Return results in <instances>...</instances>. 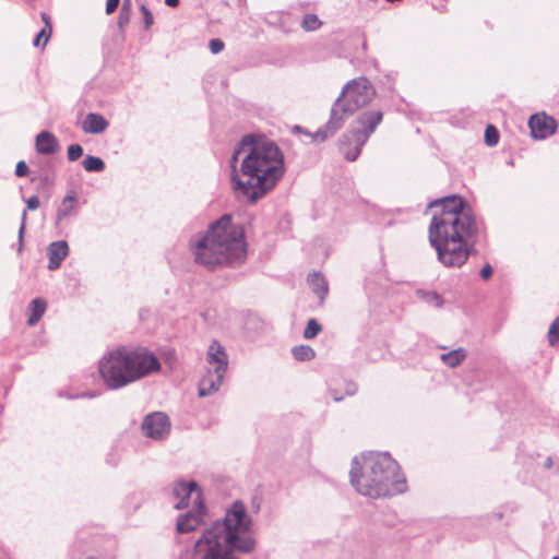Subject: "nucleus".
<instances>
[{
	"instance_id": "f257e3e1",
	"label": "nucleus",
	"mask_w": 559,
	"mask_h": 559,
	"mask_svg": "<svg viewBox=\"0 0 559 559\" xmlns=\"http://www.w3.org/2000/svg\"><path fill=\"white\" fill-rule=\"evenodd\" d=\"M435 209L429 225V242L439 261L448 267H460L474 250L481 224L463 198L453 194L429 203Z\"/></svg>"
},
{
	"instance_id": "f03ea898",
	"label": "nucleus",
	"mask_w": 559,
	"mask_h": 559,
	"mask_svg": "<svg viewBox=\"0 0 559 559\" xmlns=\"http://www.w3.org/2000/svg\"><path fill=\"white\" fill-rule=\"evenodd\" d=\"M231 186L238 199L255 203L270 192L285 174L280 147L248 134L238 143L229 160Z\"/></svg>"
},
{
	"instance_id": "7ed1b4c3",
	"label": "nucleus",
	"mask_w": 559,
	"mask_h": 559,
	"mask_svg": "<svg viewBox=\"0 0 559 559\" xmlns=\"http://www.w3.org/2000/svg\"><path fill=\"white\" fill-rule=\"evenodd\" d=\"M253 521L241 500H235L222 519L203 527L195 538L190 559H240L254 551L250 535Z\"/></svg>"
},
{
	"instance_id": "20e7f679",
	"label": "nucleus",
	"mask_w": 559,
	"mask_h": 559,
	"mask_svg": "<svg viewBox=\"0 0 559 559\" xmlns=\"http://www.w3.org/2000/svg\"><path fill=\"white\" fill-rule=\"evenodd\" d=\"M191 249L194 261L211 271L241 265L247 258L243 226L234 223L230 214H224L191 245Z\"/></svg>"
},
{
	"instance_id": "39448f33",
	"label": "nucleus",
	"mask_w": 559,
	"mask_h": 559,
	"mask_svg": "<svg viewBox=\"0 0 559 559\" xmlns=\"http://www.w3.org/2000/svg\"><path fill=\"white\" fill-rule=\"evenodd\" d=\"M349 478L358 493L373 499L406 490V479L388 452H368L354 457Z\"/></svg>"
},
{
	"instance_id": "423d86ee",
	"label": "nucleus",
	"mask_w": 559,
	"mask_h": 559,
	"mask_svg": "<svg viewBox=\"0 0 559 559\" xmlns=\"http://www.w3.org/2000/svg\"><path fill=\"white\" fill-rule=\"evenodd\" d=\"M159 368L156 356L145 348L121 346L108 350L98 360L99 376L109 390L122 389Z\"/></svg>"
},
{
	"instance_id": "0eeeda50",
	"label": "nucleus",
	"mask_w": 559,
	"mask_h": 559,
	"mask_svg": "<svg viewBox=\"0 0 559 559\" xmlns=\"http://www.w3.org/2000/svg\"><path fill=\"white\" fill-rule=\"evenodd\" d=\"M376 96L370 81L360 76L347 82L332 104L329 120L316 132H306L314 142H324L343 128L346 120L359 108L368 105Z\"/></svg>"
},
{
	"instance_id": "6e6552de",
	"label": "nucleus",
	"mask_w": 559,
	"mask_h": 559,
	"mask_svg": "<svg viewBox=\"0 0 559 559\" xmlns=\"http://www.w3.org/2000/svg\"><path fill=\"white\" fill-rule=\"evenodd\" d=\"M206 361L210 368L199 382V395L202 397L216 393L227 372L228 355L218 341L209 346Z\"/></svg>"
},
{
	"instance_id": "1a4fd4ad",
	"label": "nucleus",
	"mask_w": 559,
	"mask_h": 559,
	"mask_svg": "<svg viewBox=\"0 0 559 559\" xmlns=\"http://www.w3.org/2000/svg\"><path fill=\"white\" fill-rule=\"evenodd\" d=\"M142 430L148 438L160 440L169 435L170 421L166 414L156 412L145 416Z\"/></svg>"
},
{
	"instance_id": "9d476101",
	"label": "nucleus",
	"mask_w": 559,
	"mask_h": 559,
	"mask_svg": "<svg viewBox=\"0 0 559 559\" xmlns=\"http://www.w3.org/2000/svg\"><path fill=\"white\" fill-rule=\"evenodd\" d=\"M359 134L357 130L350 129L344 132L338 140L340 152L348 162H355L360 155L364 145L367 143H360Z\"/></svg>"
},
{
	"instance_id": "9b49d317",
	"label": "nucleus",
	"mask_w": 559,
	"mask_h": 559,
	"mask_svg": "<svg viewBox=\"0 0 559 559\" xmlns=\"http://www.w3.org/2000/svg\"><path fill=\"white\" fill-rule=\"evenodd\" d=\"M205 511L206 509L203 501H199L194 503V508L192 510L179 515L176 524L178 533L183 534L195 531L203 522Z\"/></svg>"
},
{
	"instance_id": "f8f14e48",
	"label": "nucleus",
	"mask_w": 559,
	"mask_h": 559,
	"mask_svg": "<svg viewBox=\"0 0 559 559\" xmlns=\"http://www.w3.org/2000/svg\"><path fill=\"white\" fill-rule=\"evenodd\" d=\"M528 127L534 139L544 140L555 133L557 121L544 112L535 114L530 118Z\"/></svg>"
},
{
	"instance_id": "ddd939ff",
	"label": "nucleus",
	"mask_w": 559,
	"mask_h": 559,
	"mask_svg": "<svg viewBox=\"0 0 559 559\" xmlns=\"http://www.w3.org/2000/svg\"><path fill=\"white\" fill-rule=\"evenodd\" d=\"M383 119V114L381 110H367L361 112L357 117V122L360 126V128L356 129L360 134V143L367 142L370 135L374 132L378 124Z\"/></svg>"
},
{
	"instance_id": "4468645a",
	"label": "nucleus",
	"mask_w": 559,
	"mask_h": 559,
	"mask_svg": "<svg viewBox=\"0 0 559 559\" xmlns=\"http://www.w3.org/2000/svg\"><path fill=\"white\" fill-rule=\"evenodd\" d=\"M174 496L179 499L175 508L180 510L189 506V499L194 496V503L202 501V491L195 481H180L174 488Z\"/></svg>"
},
{
	"instance_id": "2eb2a0df",
	"label": "nucleus",
	"mask_w": 559,
	"mask_h": 559,
	"mask_svg": "<svg viewBox=\"0 0 559 559\" xmlns=\"http://www.w3.org/2000/svg\"><path fill=\"white\" fill-rule=\"evenodd\" d=\"M49 258L48 270L55 271L61 266L62 261L69 254V246L66 240L53 241L47 248Z\"/></svg>"
},
{
	"instance_id": "dca6fc26",
	"label": "nucleus",
	"mask_w": 559,
	"mask_h": 559,
	"mask_svg": "<svg viewBox=\"0 0 559 559\" xmlns=\"http://www.w3.org/2000/svg\"><path fill=\"white\" fill-rule=\"evenodd\" d=\"M109 126V122L99 114L90 112L82 122V130L88 134H99Z\"/></svg>"
},
{
	"instance_id": "f3484780",
	"label": "nucleus",
	"mask_w": 559,
	"mask_h": 559,
	"mask_svg": "<svg viewBox=\"0 0 559 559\" xmlns=\"http://www.w3.org/2000/svg\"><path fill=\"white\" fill-rule=\"evenodd\" d=\"M76 197L74 193L67 194L61 201L56 215V225L58 226L66 218L76 215Z\"/></svg>"
},
{
	"instance_id": "a211bd4d",
	"label": "nucleus",
	"mask_w": 559,
	"mask_h": 559,
	"mask_svg": "<svg viewBox=\"0 0 559 559\" xmlns=\"http://www.w3.org/2000/svg\"><path fill=\"white\" fill-rule=\"evenodd\" d=\"M58 148V140L57 138L48 132L41 131L36 136V151L39 154L50 155L53 154Z\"/></svg>"
},
{
	"instance_id": "6ab92c4d",
	"label": "nucleus",
	"mask_w": 559,
	"mask_h": 559,
	"mask_svg": "<svg viewBox=\"0 0 559 559\" xmlns=\"http://www.w3.org/2000/svg\"><path fill=\"white\" fill-rule=\"evenodd\" d=\"M308 283L312 292L323 301L329 292L328 282L324 276L321 273H311L308 275Z\"/></svg>"
},
{
	"instance_id": "aec40b11",
	"label": "nucleus",
	"mask_w": 559,
	"mask_h": 559,
	"mask_svg": "<svg viewBox=\"0 0 559 559\" xmlns=\"http://www.w3.org/2000/svg\"><path fill=\"white\" fill-rule=\"evenodd\" d=\"M46 308L47 302L43 298L33 299L29 305L31 314L27 319V324L31 326L35 325L44 316Z\"/></svg>"
},
{
	"instance_id": "412c9836",
	"label": "nucleus",
	"mask_w": 559,
	"mask_h": 559,
	"mask_svg": "<svg viewBox=\"0 0 559 559\" xmlns=\"http://www.w3.org/2000/svg\"><path fill=\"white\" fill-rule=\"evenodd\" d=\"M466 350L460 347L442 354L440 358L448 367L455 368L466 358Z\"/></svg>"
},
{
	"instance_id": "4be33fe9",
	"label": "nucleus",
	"mask_w": 559,
	"mask_h": 559,
	"mask_svg": "<svg viewBox=\"0 0 559 559\" xmlns=\"http://www.w3.org/2000/svg\"><path fill=\"white\" fill-rule=\"evenodd\" d=\"M292 354L298 361H308L314 358L316 353L309 345H298L293 347Z\"/></svg>"
},
{
	"instance_id": "5701e85b",
	"label": "nucleus",
	"mask_w": 559,
	"mask_h": 559,
	"mask_svg": "<svg viewBox=\"0 0 559 559\" xmlns=\"http://www.w3.org/2000/svg\"><path fill=\"white\" fill-rule=\"evenodd\" d=\"M84 169L88 173H100L105 169V163L100 157L87 155L83 163Z\"/></svg>"
},
{
	"instance_id": "b1692460",
	"label": "nucleus",
	"mask_w": 559,
	"mask_h": 559,
	"mask_svg": "<svg viewBox=\"0 0 559 559\" xmlns=\"http://www.w3.org/2000/svg\"><path fill=\"white\" fill-rule=\"evenodd\" d=\"M418 295L424 301L436 308H441L443 306V298L436 292L418 290Z\"/></svg>"
},
{
	"instance_id": "393cba45",
	"label": "nucleus",
	"mask_w": 559,
	"mask_h": 559,
	"mask_svg": "<svg viewBox=\"0 0 559 559\" xmlns=\"http://www.w3.org/2000/svg\"><path fill=\"white\" fill-rule=\"evenodd\" d=\"M321 331V325L316 319H310L304 330V337L307 340L313 338Z\"/></svg>"
},
{
	"instance_id": "a878e982",
	"label": "nucleus",
	"mask_w": 559,
	"mask_h": 559,
	"mask_svg": "<svg viewBox=\"0 0 559 559\" xmlns=\"http://www.w3.org/2000/svg\"><path fill=\"white\" fill-rule=\"evenodd\" d=\"M485 142L488 146H493L499 142V132L495 126H487L485 130Z\"/></svg>"
},
{
	"instance_id": "bb28decb",
	"label": "nucleus",
	"mask_w": 559,
	"mask_h": 559,
	"mask_svg": "<svg viewBox=\"0 0 559 559\" xmlns=\"http://www.w3.org/2000/svg\"><path fill=\"white\" fill-rule=\"evenodd\" d=\"M320 25L321 21L316 14H306L301 23V26L306 31H316L320 27Z\"/></svg>"
},
{
	"instance_id": "cd10ccee",
	"label": "nucleus",
	"mask_w": 559,
	"mask_h": 559,
	"mask_svg": "<svg viewBox=\"0 0 559 559\" xmlns=\"http://www.w3.org/2000/svg\"><path fill=\"white\" fill-rule=\"evenodd\" d=\"M559 342V317H557L550 324L548 331V343L555 346Z\"/></svg>"
},
{
	"instance_id": "c85d7f7f",
	"label": "nucleus",
	"mask_w": 559,
	"mask_h": 559,
	"mask_svg": "<svg viewBox=\"0 0 559 559\" xmlns=\"http://www.w3.org/2000/svg\"><path fill=\"white\" fill-rule=\"evenodd\" d=\"M26 219H27V213H26V211H23L22 217H21V225L19 228V235H17V239H19L17 252L19 253L22 252L23 247H24V233H25V227H26Z\"/></svg>"
},
{
	"instance_id": "c756f323",
	"label": "nucleus",
	"mask_w": 559,
	"mask_h": 559,
	"mask_svg": "<svg viewBox=\"0 0 559 559\" xmlns=\"http://www.w3.org/2000/svg\"><path fill=\"white\" fill-rule=\"evenodd\" d=\"M140 11L143 16L144 28L148 29L154 24V17L150 9L145 4L140 5Z\"/></svg>"
},
{
	"instance_id": "7c9ffc66",
	"label": "nucleus",
	"mask_w": 559,
	"mask_h": 559,
	"mask_svg": "<svg viewBox=\"0 0 559 559\" xmlns=\"http://www.w3.org/2000/svg\"><path fill=\"white\" fill-rule=\"evenodd\" d=\"M83 155V148L80 144H71L68 147V159L70 162H75Z\"/></svg>"
},
{
	"instance_id": "2f4dec72",
	"label": "nucleus",
	"mask_w": 559,
	"mask_h": 559,
	"mask_svg": "<svg viewBox=\"0 0 559 559\" xmlns=\"http://www.w3.org/2000/svg\"><path fill=\"white\" fill-rule=\"evenodd\" d=\"M224 41L219 38H213L209 43V47L212 53H218L224 49Z\"/></svg>"
},
{
	"instance_id": "473e14b6",
	"label": "nucleus",
	"mask_w": 559,
	"mask_h": 559,
	"mask_svg": "<svg viewBox=\"0 0 559 559\" xmlns=\"http://www.w3.org/2000/svg\"><path fill=\"white\" fill-rule=\"evenodd\" d=\"M130 17L131 13L120 11L117 21L118 27L123 29L129 24Z\"/></svg>"
},
{
	"instance_id": "72a5a7b5",
	"label": "nucleus",
	"mask_w": 559,
	"mask_h": 559,
	"mask_svg": "<svg viewBox=\"0 0 559 559\" xmlns=\"http://www.w3.org/2000/svg\"><path fill=\"white\" fill-rule=\"evenodd\" d=\"M51 33H49V31H47L46 28H43L38 34L37 36L35 37L34 41H33V45L35 47H37L41 40V38H44V46L47 44L49 37H50Z\"/></svg>"
},
{
	"instance_id": "f704fd0d",
	"label": "nucleus",
	"mask_w": 559,
	"mask_h": 559,
	"mask_svg": "<svg viewBox=\"0 0 559 559\" xmlns=\"http://www.w3.org/2000/svg\"><path fill=\"white\" fill-rule=\"evenodd\" d=\"M28 174V166L24 160H20L15 166V175L17 177H24Z\"/></svg>"
},
{
	"instance_id": "c9c22d12",
	"label": "nucleus",
	"mask_w": 559,
	"mask_h": 559,
	"mask_svg": "<svg viewBox=\"0 0 559 559\" xmlns=\"http://www.w3.org/2000/svg\"><path fill=\"white\" fill-rule=\"evenodd\" d=\"M479 275L485 281L489 280L491 277V275H492V267H491V265L489 263H486L481 267V270L479 272Z\"/></svg>"
},
{
	"instance_id": "e433bc0d",
	"label": "nucleus",
	"mask_w": 559,
	"mask_h": 559,
	"mask_svg": "<svg viewBox=\"0 0 559 559\" xmlns=\"http://www.w3.org/2000/svg\"><path fill=\"white\" fill-rule=\"evenodd\" d=\"M26 204H27V209L31 210V211H34L36 209H38L39 206V199L37 195H32L27 199L26 201Z\"/></svg>"
},
{
	"instance_id": "4c0bfd02",
	"label": "nucleus",
	"mask_w": 559,
	"mask_h": 559,
	"mask_svg": "<svg viewBox=\"0 0 559 559\" xmlns=\"http://www.w3.org/2000/svg\"><path fill=\"white\" fill-rule=\"evenodd\" d=\"M120 0H107L106 13L111 14L119 5Z\"/></svg>"
},
{
	"instance_id": "58836bf2",
	"label": "nucleus",
	"mask_w": 559,
	"mask_h": 559,
	"mask_svg": "<svg viewBox=\"0 0 559 559\" xmlns=\"http://www.w3.org/2000/svg\"><path fill=\"white\" fill-rule=\"evenodd\" d=\"M41 19L43 21L45 22V27L47 31H49V33L52 32V28H51V24H50V20H49V16L47 13H41Z\"/></svg>"
},
{
	"instance_id": "ea45409f",
	"label": "nucleus",
	"mask_w": 559,
	"mask_h": 559,
	"mask_svg": "<svg viewBox=\"0 0 559 559\" xmlns=\"http://www.w3.org/2000/svg\"><path fill=\"white\" fill-rule=\"evenodd\" d=\"M120 11L131 13V1L123 0Z\"/></svg>"
},
{
	"instance_id": "a19ab883",
	"label": "nucleus",
	"mask_w": 559,
	"mask_h": 559,
	"mask_svg": "<svg viewBox=\"0 0 559 559\" xmlns=\"http://www.w3.org/2000/svg\"><path fill=\"white\" fill-rule=\"evenodd\" d=\"M165 3L170 8H176L179 4V0H165Z\"/></svg>"
},
{
	"instance_id": "79ce46f5",
	"label": "nucleus",
	"mask_w": 559,
	"mask_h": 559,
	"mask_svg": "<svg viewBox=\"0 0 559 559\" xmlns=\"http://www.w3.org/2000/svg\"><path fill=\"white\" fill-rule=\"evenodd\" d=\"M252 507L254 509V512H258L260 510V500L254 498L252 501Z\"/></svg>"
},
{
	"instance_id": "37998d69",
	"label": "nucleus",
	"mask_w": 559,
	"mask_h": 559,
	"mask_svg": "<svg viewBox=\"0 0 559 559\" xmlns=\"http://www.w3.org/2000/svg\"><path fill=\"white\" fill-rule=\"evenodd\" d=\"M552 464H554L552 459L550 456H548L544 463V466H545V468H551Z\"/></svg>"
},
{
	"instance_id": "c03bdc74",
	"label": "nucleus",
	"mask_w": 559,
	"mask_h": 559,
	"mask_svg": "<svg viewBox=\"0 0 559 559\" xmlns=\"http://www.w3.org/2000/svg\"><path fill=\"white\" fill-rule=\"evenodd\" d=\"M85 396H87V397H95L96 394L95 393H87V394H85Z\"/></svg>"
},
{
	"instance_id": "a18cd8bd",
	"label": "nucleus",
	"mask_w": 559,
	"mask_h": 559,
	"mask_svg": "<svg viewBox=\"0 0 559 559\" xmlns=\"http://www.w3.org/2000/svg\"><path fill=\"white\" fill-rule=\"evenodd\" d=\"M295 130H296V131H301L302 129H301V127L296 126V127H295Z\"/></svg>"
},
{
	"instance_id": "49530a36",
	"label": "nucleus",
	"mask_w": 559,
	"mask_h": 559,
	"mask_svg": "<svg viewBox=\"0 0 559 559\" xmlns=\"http://www.w3.org/2000/svg\"><path fill=\"white\" fill-rule=\"evenodd\" d=\"M552 559H559V557H557V556H556V557H554Z\"/></svg>"
}]
</instances>
